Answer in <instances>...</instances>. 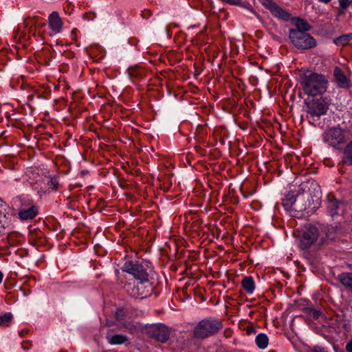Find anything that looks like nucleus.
<instances>
[{"instance_id":"nucleus-1","label":"nucleus","mask_w":352,"mask_h":352,"mask_svg":"<svg viewBox=\"0 0 352 352\" xmlns=\"http://www.w3.org/2000/svg\"><path fill=\"white\" fill-rule=\"evenodd\" d=\"M327 83L326 76L316 72L305 73L300 78V85L305 94L312 96L324 94L327 91Z\"/></svg>"},{"instance_id":"nucleus-2","label":"nucleus","mask_w":352,"mask_h":352,"mask_svg":"<svg viewBox=\"0 0 352 352\" xmlns=\"http://www.w3.org/2000/svg\"><path fill=\"white\" fill-rule=\"evenodd\" d=\"M299 244L301 250H307L317 242V245L322 246L328 243L327 236L319 238V230L316 226L308 225L305 226L298 234Z\"/></svg>"},{"instance_id":"nucleus-3","label":"nucleus","mask_w":352,"mask_h":352,"mask_svg":"<svg viewBox=\"0 0 352 352\" xmlns=\"http://www.w3.org/2000/svg\"><path fill=\"white\" fill-rule=\"evenodd\" d=\"M222 323L217 319L207 318L200 321L194 329L195 336L205 338L216 333L221 327Z\"/></svg>"},{"instance_id":"nucleus-4","label":"nucleus","mask_w":352,"mask_h":352,"mask_svg":"<svg viewBox=\"0 0 352 352\" xmlns=\"http://www.w3.org/2000/svg\"><path fill=\"white\" fill-rule=\"evenodd\" d=\"M289 38L292 43L299 50H309L317 45L316 39L309 34L301 31H294L289 29Z\"/></svg>"},{"instance_id":"nucleus-5","label":"nucleus","mask_w":352,"mask_h":352,"mask_svg":"<svg viewBox=\"0 0 352 352\" xmlns=\"http://www.w3.org/2000/svg\"><path fill=\"white\" fill-rule=\"evenodd\" d=\"M323 140L329 146L338 149L346 142L345 131L339 126L329 128L323 133Z\"/></svg>"},{"instance_id":"nucleus-6","label":"nucleus","mask_w":352,"mask_h":352,"mask_svg":"<svg viewBox=\"0 0 352 352\" xmlns=\"http://www.w3.org/2000/svg\"><path fill=\"white\" fill-rule=\"evenodd\" d=\"M122 272H126L136 280L146 282L148 274L144 265L137 261L128 260L121 267Z\"/></svg>"},{"instance_id":"nucleus-7","label":"nucleus","mask_w":352,"mask_h":352,"mask_svg":"<svg viewBox=\"0 0 352 352\" xmlns=\"http://www.w3.org/2000/svg\"><path fill=\"white\" fill-rule=\"evenodd\" d=\"M137 281L138 283L136 284L129 283L126 285L125 289L128 294L135 298H145L150 296L152 285L149 279L148 278L146 282L142 280Z\"/></svg>"},{"instance_id":"nucleus-8","label":"nucleus","mask_w":352,"mask_h":352,"mask_svg":"<svg viewBox=\"0 0 352 352\" xmlns=\"http://www.w3.org/2000/svg\"><path fill=\"white\" fill-rule=\"evenodd\" d=\"M306 104V111L311 118H320L327 113L329 109V104L324 98H313L307 100Z\"/></svg>"},{"instance_id":"nucleus-9","label":"nucleus","mask_w":352,"mask_h":352,"mask_svg":"<svg viewBox=\"0 0 352 352\" xmlns=\"http://www.w3.org/2000/svg\"><path fill=\"white\" fill-rule=\"evenodd\" d=\"M261 4L276 17L284 20L289 21L291 14L286 10L282 9L278 4L272 0H259Z\"/></svg>"},{"instance_id":"nucleus-10","label":"nucleus","mask_w":352,"mask_h":352,"mask_svg":"<svg viewBox=\"0 0 352 352\" xmlns=\"http://www.w3.org/2000/svg\"><path fill=\"white\" fill-rule=\"evenodd\" d=\"M148 333L150 337L162 343L166 342L170 336L169 329L163 324L151 326L148 330Z\"/></svg>"},{"instance_id":"nucleus-11","label":"nucleus","mask_w":352,"mask_h":352,"mask_svg":"<svg viewBox=\"0 0 352 352\" xmlns=\"http://www.w3.org/2000/svg\"><path fill=\"white\" fill-rule=\"evenodd\" d=\"M38 214L37 207L32 201L28 200L23 203L19 210L18 215L21 220L26 221L34 219Z\"/></svg>"},{"instance_id":"nucleus-12","label":"nucleus","mask_w":352,"mask_h":352,"mask_svg":"<svg viewBox=\"0 0 352 352\" xmlns=\"http://www.w3.org/2000/svg\"><path fill=\"white\" fill-rule=\"evenodd\" d=\"M48 25L50 29L54 34H59L61 32L63 27V22L58 12L53 11L49 15Z\"/></svg>"},{"instance_id":"nucleus-13","label":"nucleus","mask_w":352,"mask_h":352,"mask_svg":"<svg viewBox=\"0 0 352 352\" xmlns=\"http://www.w3.org/2000/svg\"><path fill=\"white\" fill-rule=\"evenodd\" d=\"M342 205L333 194H328L327 197V209L328 213L332 217L339 215V209Z\"/></svg>"},{"instance_id":"nucleus-14","label":"nucleus","mask_w":352,"mask_h":352,"mask_svg":"<svg viewBox=\"0 0 352 352\" xmlns=\"http://www.w3.org/2000/svg\"><path fill=\"white\" fill-rule=\"evenodd\" d=\"M333 76L341 88H349L350 82L349 80H347L346 76L343 73L342 70L338 67H336L333 70Z\"/></svg>"},{"instance_id":"nucleus-15","label":"nucleus","mask_w":352,"mask_h":352,"mask_svg":"<svg viewBox=\"0 0 352 352\" xmlns=\"http://www.w3.org/2000/svg\"><path fill=\"white\" fill-rule=\"evenodd\" d=\"M339 282L352 293V272H343L338 276Z\"/></svg>"},{"instance_id":"nucleus-16","label":"nucleus","mask_w":352,"mask_h":352,"mask_svg":"<svg viewBox=\"0 0 352 352\" xmlns=\"http://www.w3.org/2000/svg\"><path fill=\"white\" fill-rule=\"evenodd\" d=\"M293 23L296 28L295 29H293L294 31H301L307 32L311 30V25L302 19L296 18L294 19Z\"/></svg>"},{"instance_id":"nucleus-17","label":"nucleus","mask_w":352,"mask_h":352,"mask_svg":"<svg viewBox=\"0 0 352 352\" xmlns=\"http://www.w3.org/2000/svg\"><path fill=\"white\" fill-rule=\"evenodd\" d=\"M341 163L352 165V140L346 144L343 151Z\"/></svg>"},{"instance_id":"nucleus-18","label":"nucleus","mask_w":352,"mask_h":352,"mask_svg":"<svg viewBox=\"0 0 352 352\" xmlns=\"http://www.w3.org/2000/svg\"><path fill=\"white\" fill-rule=\"evenodd\" d=\"M10 219L5 214H0V236L12 229Z\"/></svg>"},{"instance_id":"nucleus-19","label":"nucleus","mask_w":352,"mask_h":352,"mask_svg":"<svg viewBox=\"0 0 352 352\" xmlns=\"http://www.w3.org/2000/svg\"><path fill=\"white\" fill-rule=\"evenodd\" d=\"M255 282L252 276H243V290L248 294H252L255 289Z\"/></svg>"},{"instance_id":"nucleus-20","label":"nucleus","mask_w":352,"mask_h":352,"mask_svg":"<svg viewBox=\"0 0 352 352\" xmlns=\"http://www.w3.org/2000/svg\"><path fill=\"white\" fill-rule=\"evenodd\" d=\"M296 197L293 193H288L283 199V206L287 210L292 209L293 205L295 204Z\"/></svg>"},{"instance_id":"nucleus-21","label":"nucleus","mask_w":352,"mask_h":352,"mask_svg":"<svg viewBox=\"0 0 352 352\" xmlns=\"http://www.w3.org/2000/svg\"><path fill=\"white\" fill-rule=\"evenodd\" d=\"M108 342L111 344H122L128 340V338L122 334H116L113 336H108Z\"/></svg>"},{"instance_id":"nucleus-22","label":"nucleus","mask_w":352,"mask_h":352,"mask_svg":"<svg viewBox=\"0 0 352 352\" xmlns=\"http://www.w3.org/2000/svg\"><path fill=\"white\" fill-rule=\"evenodd\" d=\"M268 337L265 333H259L255 338L256 344L261 349H265L268 345Z\"/></svg>"},{"instance_id":"nucleus-23","label":"nucleus","mask_w":352,"mask_h":352,"mask_svg":"<svg viewBox=\"0 0 352 352\" xmlns=\"http://www.w3.org/2000/svg\"><path fill=\"white\" fill-rule=\"evenodd\" d=\"M352 40V34H346L341 35L334 39L333 42L337 45L344 46Z\"/></svg>"},{"instance_id":"nucleus-24","label":"nucleus","mask_w":352,"mask_h":352,"mask_svg":"<svg viewBox=\"0 0 352 352\" xmlns=\"http://www.w3.org/2000/svg\"><path fill=\"white\" fill-rule=\"evenodd\" d=\"M12 320V315L11 313H5L0 315V325L8 326Z\"/></svg>"},{"instance_id":"nucleus-25","label":"nucleus","mask_w":352,"mask_h":352,"mask_svg":"<svg viewBox=\"0 0 352 352\" xmlns=\"http://www.w3.org/2000/svg\"><path fill=\"white\" fill-rule=\"evenodd\" d=\"M306 313L313 319H318L322 314L320 310L311 307L307 308Z\"/></svg>"},{"instance_id":"nucleus-26","label":"nucleus","mask_w":352,"mask_h":352,"mask_svg":"<svg viewBox=\"0 0 352 352\" xmlns=\"http://www.w3.org/2000/svg\"><path fill=\"white\" fill-rule=\"evenodd\" d=\"M248 326L243 327V330H245L246 335L248 336H254L256 333V330L254 324L251 322H248Z\"/></svg>"},{"instance_id":"nucleus-27","label":"nucleus","mask_w":352,"mask_h":352,"mask_svg":"<svg viewBox=\"0 0 352 352\" xmlns=\"http://www.w3.org/2000/svg\"><path fill=\"white\" fill-rule=\"evenodd\" d=\"M352 3V0H339L340 7L341 10L340 13H343L344 11L349 7V6Z\"/></svg>"},{"instance_id":"nucleus-28","label":"nucleus","mask_w":352,"mask_h":352,"mask_svg":"<svg viewBox=\"0 0 352 352\" xmlns=\"http://www.w3.org/2000/svg\"><path fill=\"white\" fill-rule=\"evenodd\" d=\"M115 317L117 320H122L123 317H124L123 309H121V308L118 309L115 313Z\"/></svg>"},{"instance_id":"nucleus-29","label":"nucleus","mask_w":352,"mask_h":352,"mask_svg":"<svg viewBox=\"0 0 352 352\" xmlns=\"http://www.w3.org/2000/svg\"><path fill=\"white\" fill-rule=\"evenodd\" d=\"M49 185L53 190H56L58 186V182L56 178H52L49 182Z\"/></svg>"},{"instance_id":"nucleus-30","label":"nucleus","mask_w":352,"mask_h":352,"mask_svg":"<svg viewBox=\"0 0 352 352\" xmlns=\"http://www.w3.org/2000/svg\"><path fill=\"white\" fill-rule=\"evenodd\" d=\"M311 352H328V351L324 347L316 346L311 349Z\"/></svg>"},{"instance_id":"nucleus-31","label":"nucleus","mask_w":352,"mask_h":352,"mask_svg":"<svg viewBox=\"0 0 352 352\" xmlns=\"http://www.w3.org/2000/svg\"><path fill=\"white\" fill-rule=\"evenodd\" d=\"M129 75L131 76H137L139 77V70L137 68H131L129 69Z\"/></svg>"},{"instance_id":"nucleus-32","label":"nucleus","mask_w":352,"mask_h":352,"mask_svg":"<svg viewBox=\"0 0 352 352\" xmlns=\"http://www.w3.org/2000/svg\"><path fill=\"white\" fill-rule=\"evenodd\" d=\"M36 21H37V17H33V18H30V19L25 20V23L26 25H28L29 24V23H30L32 25H34Z\"/></svg>"},{"instance_id":"nucleus-33","label":"nucleus","mask_w":352,"mask_h":352,"mask_svg":"<svg viewBox=\"0 0 352 352\" xmlns=\"http://www.w3.org/2000/svg\"><path fill=\"white\" fill-rule=\"evenodd\" d=\"M126 329L129 330V332L133 333L134 330L136 329V327L133 324H129L128 326L125 327Z\"/></svg>"},{"instance_id":"nucleus-34","label":"nucleus","mask_w":352,"mask_h":352,"mask_svg":"<svg viewBox=\"0 0 352 352\" xmlns=\"http://www.w3.org/2000/svg\"><path fill=\"white\" fill-rule=\"evenodd\" d=\"M21 345H22V347L24 349H29L31 346H32V344L29 342H22L21 343Z\"/></svg>"},{"instance_id":"nucleus-35","label":"nucleus","mask_w":352,"mask_h":352,"mask_svg":"<svg viewBox=\"0 0 352 352\" xmlns=\"http://www.w3.org/2000/svg\"><path fill=\"white\" fill-rule=\"evenodd\" d=\"M346 352H352V340L347 342L346 345Z\"/></svg>"},{"instance_id":"nucleus-36","label":"nucleus","mask_w":352,"mask_h":352,"mask_svg":"<svg viewBox=\"0 0 352 352\" xmlns=\"http://www.w3.org/2000/svg\"><path fill=\"white\" fill-rule=\"evenodd\" d=\"M247 311L249 315H251L253 312L250 309V306H247L245 309H243V311Z\"/></svg>"},{"instance_id":"nucleus-37","label":"nucleus","mask_w":352,"mask_h":352,"mask_svg":"<svg viewBox=\"0 0 352 352\" xmlns=\"http://www.w3.org/2000/svg\"><path fill=\"white\" fill-rule=\"evenodd\" d=\"M3 278V273L0 271V284H1V282H2Z\"/></svg>"},{"instance_id":"nucleus-38","label":"nucleus","mask_w":352,"mask_h":352,"mask_svg":"<svg viewBox=\"0 0 352 352\" xmlns=\"http://www.w3.org/2000/svg\"><path fill=\"white\" fill-rule=\"evenodd\" d=\"M320 2H322V3H328L329 2H330L331 0H318Z\"/></svg>"},{"instance_id":"nucleus-39","label":"nucleus","mask_w":352,"mask_h":352,"mask_svg":"<svg viewBox=\"0 0 352 352\" xmlns=\"http://www.w3.org/2000/svg\"><path fill=\"white\" fill-rule=\"evenodd\" d=\"M252 193H253L252 192H250L248 195H246L245 194V192H243V197H247L248 196L252 195Z\"/></svg>"},{"instance_id":"nucleus-40","label":"nucleus","mask_w":352,"mask_h":352,"mask_svg":"<svg viewBox=\"0 0 352 352\" xmlns=\"http://www.w3.org/2000/svg\"><path fill=\"white\" fill-rule=\"evenodd\" d=\"M71 34H72V36H74V35H75V34H76L75 30H73L72 31Z\"/></svg>"},{"instance_id":"nucleus-41","label":"nucleus","mask_w":352,"mask_h":352,"mask_svg":"<svg viewBox=\"0 0 352 352\" xmlns=\"http://www.w3.org/2000/svg\"><path fill=\"white\" fill-rule=\"evenodd\" d=\"M245 108V104H243V109ZM246 113L243 111V116H246Z\"/></svg>"},{"instance_id":"nucleus-42","label":"nucleus","mask_w":352,"mask_h":352,"mask_svg":"<svg viewBox=\"0 0 352 352\" xmlns=\"http://www.w3.org/2000/svg\"><path fill=\"white\" fill-rule=\"evenodd\" d=\"M239 190H242V184L239 186Z\"/></svg>"},{"instance_id":"nucleus-43","label":"nucleus","mask_w":352,"mask_h":352,"mask_svg":"<svg viewBox=\"0 0 352 352\" xmlns=\"http://www.w3.org/2000/svg\"><path fill=\"white\" fill-rule=\"evenodd\" d=\"M241 322H242V320H240L239 321V324H240Z\"/></svg>"}]
</instances>
